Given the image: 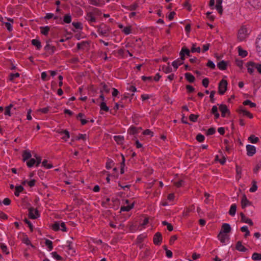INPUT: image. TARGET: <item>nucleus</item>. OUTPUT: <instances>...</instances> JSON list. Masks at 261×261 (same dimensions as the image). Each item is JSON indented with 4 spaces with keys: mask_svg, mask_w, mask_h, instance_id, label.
Listing matches in <instances>:
<instances>
[{
    "mask_svg": "<svg viewBox=\"0 0 261 261\" xmlns=\"http://www.w3.org/2000/svg\"><path fill=\"white\" fill-rule=\"evenodd\" d=\"M248 36L247 30L244 27H242L238 31V40L239 41H244Z\"/></svg>",
    "mask_w": 261,
    "mask_h": 261,
    "instance_id": "nucleus-1",
    "label": "nucleus"
},
{
    "mask_svg": "<svg viewBox=\"0 0 261 261\" xmlns=\"http://www.w3.org/2000/svg\"><path fill=\"white\" fill-rule=\"evenodd\" d=\"M60 226H61V230L64 232L67 231L66 225L64 222H61L60 221H57L53 225V229L55 231H58L60 229Z\"/></svg>",
    "mask_w": 261,
    "mask_h": 261,
    "instance_id": "nucleus-2",
    "label": "nucleus"
},
{
    "mask_svg": "<svg viewBox=\"0 0 261 261\" xmlns=\"http://www.w3.org/2000/svg\"><path fill=\"white\" fill-rule=\"evenodd\" d=\"M227 83L226 80H222L219 84V93L222 95L227 89Z\"/></svg>",
    "mask_w": 261,
    "mask_h": 261,
    "instance_id": "nucleus-3",
    "label": "nucleus"
},
{
    "mask_svg": "<svg viewBox=\"0 0 261 261\" xmlns=\"http://www.w3.org/2000/svg\"><path fill=\"white\" fill-rule=\"evenodd\" d=\"M109 31V27L106 24H102L99 25L98 29V32L100 35L106 36Z\"/></svg>",
    "mask_w": 261,
    "mask_h": 261,
    "instance_id": "nucleus-4",
    "label": "nucleus"
},
{
    "mask_svg": "<svg viewBox=\"0 0 261 261\" xmlns=\"http://www.w3.org/2000/svg\"><path fill=\"white\" fill-rule=\"evenodd\" d=\"M51 40L50 39L47 40L46 41V44L45 46L44 49L46 51L48 52L49 54H53L56 50V47L55 46L51 45L50 44Z\"/></svg>",
    "mask_w": 261,
    "mask_h": 261,
    "instance_id": "nucleus-5",
    "label": "nucleus"
},
{
    "mask_svg": "<svg viewBox=\"0 0 261 261\" xmlns=\"http://www.w3.org/2000/svg\"><path fill=\"white\" fill-rule=\"evenodd\" d=\"M39 216L38 211L33 207H30L29 209V216L31 219H35Z\"/></svg>",
    "mask_w": 261,
    "mask_h": 261,
    "instance_id": "nucleus-6",
    "label": "nucleus"
},
{
    "mask_svg": "<svg viewBox=\"0 0 261 261\" xmlns=\"http://www.w3.org/2000/svg\"><path fill=\"white\" fill-rule=\"evenodd\" d=\"M162 241V235L161 233L158 232L153 237V243L156 245H159Z\"/></svg>",
    "mask_w": 261,
    "mask_h": 261,
    "instance_id": "nucleus-7",
    "label": "nucleus"
},
{
    "mask_svg": "<svg viewBox=\"0 0 261 261\" xmlns=\"http://www.w3.org/2000/svg\"><path fill=\"white\" fill-rule=\"evenodd\" d=\"M247 154L249 156H253L256 153V148L254 146L247 145L246 146Z\"/></svg>",
    "mask_w": 261,
    "mask_h": 261,
    "instance_id": "nucleus-8",
    "label": "nucleus"
},
{
    "mask_svg": "<svg viewBox=\"0 0 261 261\" xmlns=\"http://www.w3.org/2000/svg\"><path fill=\"white\" fill-rule=\"evenodd\" d=\"M241 204L242 207L244 208L247 206L251 205L252 204V202L248 200L245 194H243L242 197Z\"/></svg>",
    "mask_w": 261,
    "mask_h": 261,
    "instance_id": "nucleus-9",
    "label": "nucleus"
},
{
    "mask_svg": "<svg viewBox=\"0 0 261 261\" xmlns=\"http://www.w3.org/2000/svg\"><path fill=\"white\" fill-rule=\"evenodd\" d=\"M220 110L221 112V116L223 117H225L226 114H230V111L228 109L227 107L225 105L221 104L219 106Z\"/></svg>",
    "mask_w": 261,
    "mask_h": 261,
    "instance_id": "nucleus-10",
    "label": "nucleus"
},
{
    "mask_svg": "<svg viewBox=\"0 0 261 261\" xmlns=\"http://www.w3.org/2000/svg\"><path fill=\"white\" fill-rule=\"evenodd\" d=\"M230 231H231V227H230V225L228 223H224V224H223V225L222 226L221 230L220 232L227 234V233L230 232Z\"/></svg>",
    "mask_w": 261,
    "mask_h": 261,
    "instance_id": "nucleus-11",
    "label": "nucleus"
},
{
    "mask_svg": "<svg viewBox=\"0 0 261 261\" xmlns=\"http://www.w3.org/2000/svg\"><path fill=\"white\" fill-rule=\"evenodd\" d=\"M57 132L61 135H63V134L65 135V136H63L62 138V139L63 140H65V141H66L67 140V139L70 138L69 132L66 129H65V130H58L57 131Z\"/></svg>",
    "mask_w": 261,
    "mask_h": 261,
    "instance_id": "nucleus-12",
    "label": "nucleus"
},
{
    "mask_svg": "<svg viewBox=\"0 0 261 261\" xmlns=\"http://www.w3.org/2000/svg\"><path fill=\"white\" fill-rule=\"evenodd\" d=\"M256 50L259 56H261V34L258 36L256 41Z\"/></svg>",
    "mask_w": 261,
    "mask_h": 261,
    "instance_id": "nucleus-13",
    "label": "nucleus"
},
{
    "mask_svg": "<svg viewBox=\"0 0 261 261\" xmlns=\"http://www.w3.org/2000/svg\"><path fill=\"white\" fill-rule=\"evenodd\" d=\"M240 216H241V221H242V222H243L244 223H246L248 224L249 225H250V226H252L253 225V223L252 221V220L251 219L247 218L245 216L244 213H240Z\"/></svg>",
    "mask_w": 261,
    "mask_h": 261,
    "instance_id": "nucleus-14",
    "label": "nucleus"
},
{
    "mask_svg": "<svg viewBox=\"0 0 261 261\" xmlns=\"http://www.w3.org/2000/svg\"><path fill=\"white\" fill-rule=\"evenodd\" d=\"M227 62L222 60L217 64V67L220 70H224L227 68Z\"/></svg>",
    "mask_w": 261,
    "mask_h": 261,
    "instance_id": "nucleus-15",
    "label": "nucleus"
},
{
    "mask_svg": "<svg viewBox=\"0 0 261 261\" xmlns=\"http://www.w3.org/2000/svg\"><path fill=\"white\" fill-rule=\"evenodd\" d=\"M22 155L23 162H25V161L31 159L32 156L31 152L28 150H24Z\"/></svg>",
    "mask_w": 261,
    "mask_h": 261,
    "instance_id": "nucleus-16",
    "label": "nucleus"
},
{
    "mask_svg": "<svg viewBox=\"0 0 261 261\" xmlns=\"http://www.w3.org/2000/svg\"><path fill=\"white\" fill-rule=\"evenodd\" d=\"M211 113L214 115L215 119H218L219 118L220 115L218 113V109L216 106H214L212 107L211 110Z\"/></svg>",
    "mask_w": 261,
    "mask_h": 261,
    "instance_id": "nucleus-17",
    "label": "nucleus"
},
{
    "mask_svg": "<svg viewBox=\"0 0 261 261\" xmlns=\"http://www.w3.org/2000/svg\"><path fill=\"white\" fill-rule=\"evenodd\" d=\"M86 19L90 23L95 22L96 21L95 17L91 12L87 13L86 16Z\"/></svg>",
    "mask_w": 261,
    "mask_h": 261,
    "instance_id": "nucleus-18",
    "label": "nucleus"
},
{
    "mask_svg": "<svg viewBox=\"0 0 261 261\" xmlns=\"http://www.w3.org/2000/svg\"><path fill=\"white\" fill-rule=\"evenodd\" d=\"M236 248L238 251L241 252H245L247 250V249L242 244L240 241H238L237 243Z\"/></svg>",
    "mask_w": 261,
    "mask_h": 261,
    "instance_id": "nucleus-19",
    "label": "nucleus"
},
{
    "mask_svg": "<svg viewBox=\"0 0 261 261\" xmlns=\"http://www.w3.org/2000/svg\"><path fill=\"white\" fill-rule=\"evenodd\" d=\"M141 129V127L137 128L135 126H131L128 129V132L130 135H135L138 134Z\"/></svg>",
    "mask_w": 261,
    "mask_h": 261,
    "instance_id": "nucleus-20",
    "label": "nucleus"
},
{
    "mask_svg": "<svg viewBox=\"0 0 261 261\" xmlns=\"http://www.w3.org/2000/svg\"><path fill=\"white\" fill-rule=\"evenodd\" d=\"M185 76L186 79L190 83H193L195 80V77L189 72L186 73Z\"/></svg>",
    "mask_w": 261,
    "mask_h": 261,
    "instance_id": "nucleus-21",
    "label": "nucleus"
},
{
    "mask_svg": "<svg viewBox=\"0 0 261 261\" xmlns=\"http://www.w3.org/2000/svg\"><path fill=\"white\" fill-rule=\"evenodd\" d=\"M218 238L221 243H225L226 239L227 238V236L226 234L220 232L218 235Z\"/></svg>",
    "mask_w": 261,
    "mask_h": 261,
    "instance_id": "nucleus-22",
    "label": "nucleus"
},
{
    "mask_svg": "<svg viewBox=\"0 0 261 261\" xmlns=\"http://www.w3.org/2000/svg\"><path fill=\"white\" fill-rule=\"evenodd\" d=\"M182 64H184V62L181 61V60H179V59H178L172 62V65L175 68V69L176 70L178 66L182 65Z\"/></svg>",
    "mask_w": 261,
    "mask_h": 261,
    "instance_id": "nucleus-23",
    "label": "nucleus"
},
{
    "mask_svg": "<svg viewBox=\"0 0 261 261\" xmlns=\"http://www.w3.org/2000/svg\"><path fill=\"white\" fill-rule=\"evenodd\" d=\"M32 45L35 46L37 49H40L41 47V42L39 40L33 39L31 41Z\"/></svg>",
    "mask_w": 261,
    "mask_h": 261,
    "instance_id": "nucleus-24",
    "label": "nucleus"
},
{
    "mask_svg": "<svg viewBox=\"0 0 261 261\" xmlns=\"http://www.w3.org/2000/svg\"><path fill=\"white\" fill-rule=\"evenodd\" d=\"M15 191L14 192V194L16 196H17V197L19 196V193L20 192H21L22 191H23V190H24L23 187L21 185L16 186L15 187Z\"/></svg>",
    "mask_w": 261,
    "mask_h": 261,
    "instance_id": "nucleus-25",
    "label": "nucleus"
},
{
    "mask_svg": "<svg viewBox=\"0 0 261 261\" xmlns=\"http://www.w3.org/2000/svg\"><path fill=\"white\" fill-rule=\"evenodd\" d=\"M237 210V205L236 204H233L231 205L230 210L229 211V214L232 216H233L236 214Z\"/></svg>",
    "mask_w": 261,
    "mask_h": 261,
    "instance_id": "nucleus-26",
    "label": "nucleus"
},
{
    "mask_svg": "<svg viewBox=\"0 0 261 261\" xmlns=\"http://www.w3.org/2000/svg\"><path fill=\"white\" fill-rule=\"evenodd\" d=\"M134 207V203L127 206H123L121 207L120 211L122 212H128Z\"/></svg>",
    "mask_w": 261,
    "mask_h": 261,
    "instance_id": "nucleus-27",
    "label": "nucleus"
},
{
    "mask_svg": "<svg viewBox=\"0 0 261 261\" xmlns=\"http://www.w3.org/2000/svg\"><path fill=\"white\" fill-rule=\"evenodd\" d=\"M239 55L244 58L247 56L248 53L247 51L245 50H243L241 47L239 46L238 47Z\"/></svg>",
    "mask_w": 261,
    "mask_h": 261,
    "instance_id": "nucleus-28",
    "label": "nucleus"
},
{
    "mask_svg": "<svg viewBox=\"0 0 261 261\" xmlns=\"http://www.w3.org/2000/svg\"><path fill=\"white\" fill-rule=\"evenodd\" d=\"M114 139L118 144H122L124 140V137L122 136H115L114 137Z\"/></svg>",
    "mask_w": 261,
    "mask_h": 261,
    "instance_id": "nucleus-29",
    "label": "nucleus"
},
{
    "mask_svg": "<svg viewBox=\"0 0 261 261\" xmlns=\"http://www.w3.org/2000/svg\"><path fill=\"white\" fill-rule=\"evenodd\" d=\"M41 30V33L44 35H47L49 31V27L48 26L46 27H41L40 28Z\"/></svg>",
    "mask_w": 261,
    "mask_h": 261,
    "instance_id": "nucleus-30",
    "label": "nucleus"
},
{
    "mask_svg": "<svg viewBox=\"0 0 261 261\" xmlns=\"http://www.w3.org/2000/svg\"><path fill=\"white\" fill-rule=\"evenodd\" d=\"M67 247L69 251H70L69 253L73 254L75 252V251L74 250V248L72 246V243L71 242L68 241H67Z\"/></svg>",
    "mask_w": 261,
    "mask_h": 261,
    "instance_id": "nucleus-31",
    "label": "nucleus"
},
{
    "mask_svg": "<svg viewBox=\"0 0 261 261\" xmlns=\"http://www.w3.org/2000/svg\"><path fill=\"white\" fill-rule=\"evenodd\" d=\"M13 107V104H10L5 108V114L9 116H11V109Z\"/></svg>",
    "mask_w": 261,
    "mask_h": 261,
    "instance_id": "nucleus-32",
    "label": "nucleus"
},
{
    "mask_svg": "<svg viewBox=\"0 0 261 261\" xmlns=\"http://www.w3.org/2000/svg\"><path fill=\"white\" fill-rule=\"evenodd\" d=\"M240 113H243L244 115L248 116L249 118H252L253 115L250 112L244 109H240L239 110Z\"/></svg>",
    "mask_w": 261,
    "mask_h": 261,
    "instance_id": "nucleus-33",
    "label": "nucleus"
},
{
    "mask_svg": "<svg viewBox=\"0 0 261 261\" xmlns=\"http://www.w3.org/2000/svg\"><path fill=\"white\" fill-rule=\"evenodd\" d=\"M121 156L122 158V162L120 165V173L121 174H123L124 172V167L125 166V158L123 154H121Z\"/></svg>",
    "mask_w": 261,
    "mask_h": 261,
    "instance_id": "nucleus-34",
    "label": "nucleus"
},
{
    "mask_svg": "<svg viewBox=\"0 0 261 261\" xmlns=\"http://www.w3.org/2000/svg\"><path fill=\"white\" fill-rule=\"evenodd\" d=\"M252 259L253 260H261V253H254L252 255Z\"/></svg>",
    "mask_w": 261,
    "mask_h": 261,
    "instance_id": "nucleus-35",
    "label": "nucleus"
},
{
    "mask_svg": "<svg viewBox=\"0 0 261 261\" xmlns=\"http://www.w3.org/2000/svg\"><path fill=\"white\" fill-rule=\"evenodd\" d=\"M241 230L242 232H245L244 234L245 238H247L248 236H250V232L248 229L247 226H244L241 228Z\"/></svg>",
    "mask_w": 261,
    "mask_h": 261,
    "instance_id": "nucleus-36",
    "label": "nucleus"
},
{
    "mask_svg": "<svg viewBox=\"0 0 261 261\" xmlns=\"http://www.w3.org/2000/svg\"><path fill=\"white\" fill-rule=\"evenodd\" d=\"M90 3L96 6H101L103 5V3L100 2L99 0H90Z\"/></svg>",
    "mask_w": 261,
    "mask_h": 261,
    "instance_id": "nucleus-37",
    "label": "nucleus"
},
{
    "mask_svg": "<svg viewBox=\"0 0 261 261\" xmlns=\"http://www.w3.org/2000/svg\"><path fill=\"white\" fill-rule=\"evenodd\" d=\"M254 63H250L248 65L247 70L248 72L250 74H252L254 71V69H255V67H254Z\"/></svg>",
    "mask_w": 261,
    "mask_h": 261,
    "instance_id": "nucleus-38",
    "label": "nucleus"
},
{
    "mask_svg": "<svg viewBox=\"0 0 261 261\" xmlns=\"http://www.w3.org/2000/svg\"><path fill=\"white\" fill-rule=\"evenodd\" d=\"M100 108L101 110H103L105 112H108L109 111V108L108 106H107L105 102L102 101L100 105Z\"/></svg>",
    "mask_w": 261,
    "mask_h": 261,
    "instance_id": "nucleus-39",
    "label": "nucleus"
},
{
    "mask_svg": "<svg viewBox=\"0 0 261 261\" xmlns=\"http://www.w3.org/2000/svg\"><path fill=\"white\" fill-rule=\"evenodd\" d=\"M36 163V160L35 159H30V160L27 162V165L28 167L31 168Z\"/></svg>",
    "mask_w": 261,
    "mask_h": 261,
    "instance_id": "nucleus-40",
    "label": "nucleus"
},
{
    "mask_svg": "<svg viewBox=\"0 0 261 261\" xmlns=\"http://www.w3.org/2000/svg\"><path fill=\"white\" fill-rule=\"evenodd\" d=\"M122 7L127 9L128 10H129L130 11H133V10H136L138 8V5L137 4H134L133 5H132L130 6H128V7L125 6L123 5L122 6Z\"/></svg>",
    "mask_w": 261,
    "mask_h": 261,
    "instance_id": "nucleus-41",
    "label": "nucleus"
},
{
    "mask_svg": "<svg viewBox=\"0 0 261 261\" xmlns=\"http://www.w3.org/2000/svg\"><path fill=\"white\" fill-rule=\"evenodd\" d=\"M45 244L47 246L49 251L53 249V242L50 240L46 239L45 241Z\"/></svg>",
    "mask_w": 261,
    "mask_h": 261,
    "instance_id": "nucleus-42",
    "label": "nucleus"
},
{
    "mask_svg": "<svg viewBox=\"0 0 261 261\" xmlns=\"http://www.w3.org/2000/svg\"><path fill=\"white\" fill-rule=\"evenodd\" d=\"M243 105L245 106L249 105L251 108H254L256 107V104L254 102H251L249 100H245L243 102Z\"/></svg>",
    "mask_w": 261,
    "mask_h": 261,
    "instance_id": "nucleus-43",
    "label": "nucleus"
},
{
    "mask_svg": "<svg viewBox=\"0 0 261 261\" xmlns=\"http://www.w3.org/2000/svg\"><path fill=\"white\" fill-rule=\"evenodd\" d=\"M64 22L67 23H69L71 21V16L70 14H66L64 17Z\"/></svg>",
    "mask_w": 261,
    "mask_h": 261,
    "instance_id": "nucleus-44",
    "label": "nucleus"
},
{
    "mask_svg": "<svg viewBox=\"0 0 261 261\" xmlns=\"http://www.w3.org/2000/svg\"><path fill=\"white\" fill-rule=\"evenodd\" d=\"M257 189L256 182L255 180H253L252 187L250 189L249 191L251 192H254L257 190Z\"/></svg>",
    "mask_w": 261,
    "mask_h": 261,
    "instance_id": "nucleus-45",
    "label": "nucleus"
},
{
    "mask_svg": "<svg viewBox=\"0 0 261 261\" xmlns=\"http://www.w3.org/2000/svg\"><path fill=\"white\" fill-rule=\"evenodd\" d=\"M162 70L166 73H169L172 72V69L169 66H163L162 67Z\"/></svg>",
    "mask_w": 261,
    "mask_h": 261,
    "instance_id": "nucleus-46",
    "label": "nucleus"
},
{
    "mask_svg": "<svg viewBox=\"0 0 261 261\" xmlns=\"http://www.w3.org/2000/svg\"><path fill=\"white\" fill-rule=\"evenodd\" d=\"M249 140H250L252 143H256L259 140L258 137H255L254 135H251L249 138Z\"/></svg>",
    "mask_w": 261,
    "mask_h": 261,
    "instance_id": "nucleus-47",
    "label": "nucleus"
},
{
    "mask_svg": "<svg viewBox=\"0 0 261 261\" xmlns=\"http://www.w3.org/2000/svg\"><path fill=\"white\" fill-rule=\"evenodd\" d=\"M42 165L43 167L47 169H50L53 167V165L51 164L47 163V161L46 160H44L42 162Z\"/></svg>",
    "mask_w": 261,
    "mask_h": 261,
    "instance_id": "nucleus-48",
    "label": "nucleus"
},
{
    "mask_svg": "<svg viewBox=\"0 0 261 261\" xmlns=\"http://www.w3.org/2000/svg\"><path fill=\"white\" fill-rule=\"evenodd\" d=\"M110 88L106 84H103L102 86V89L100 90V92L102 93L103 92H105L107 93H108L110 92Z\"/></svg>",
    "mask_w": 261,
    "mask_h": 261,
    "instance_id": "nucleus-49",
    "label": "nucleus"
},
{
    "mask_svg": "<svg viewBox=\"0 0 261 261\" xmlns=\"http://www.w3.org/2000/svg\"><path fill=\"white\" fill-rule=\"evenodd\" d=\"M198 117L199 115H198L191 114L189 116V119L190 120V121L195 122L197 121Z\"/></svg>",
    "mask_w": 261,
    "mask_h": 261,
    "instance_id": "nucleus-50",
    "label": "nucleus"
},
{
    "mask_svg": "<svg viewBox=\"0 0 261 261\" xmlns=\"http://www.w3.org/2000/svg\"><path fill=\"white\" fill-rule=\"evenodd\" d=\"M122 32L126 35L129 34L131 33V27L127 26V27H124L123 28V30H122Z\"/></svg>",
    "mask_w": 261,
    "mask_h": 261,
    "instance_id": "nucleus-51",
    "label": "nucleus"
},
{
    "mask_svg": "<svg viewBox=\"0 0 261 261\" xmlns=\"http://www.w3.org/2000/svg\"><path fill=\"white\" fill-rule=\"evenodd\" d=\"M196 45L195 44H193L192 45V47L191 48V52L192 53H195V52H197V53H200V50H201V49L199 47H195Z\"/></svg>",
    "mask_w": 261,
    "mask_h": 261,
    "instance_id": "nucleus-52",
    "label": "nucleus"
},
{
    "mask_svg": "<svg viewBox=\"0 0 261 261\" xmlns=\"http://www.w3.org/2000/svg\"><path fill=\"white\" fill-rule=\"evenodd\" d=\"M196 139L197 141L202 142L204 140L205 137L203 135L199 134L197 135Z\"/></svg>",
    "mask_w": 261,
    "mask_h": 261,
    "instance_id": "nucleus-53",
    "label": "nucleus"
},
{
    "mask_svg": "<svg viewBox=\"0 0 261 261\" xmlns=\"http://www.w3.org/2000/svg\"><path fill=\"white\" fill-rule=\"evenodd\" d=\"M20 76L19 73H11L10 74L9 76V80L10 81H13L14 79L16 77H18Z\"/></svg>",
    "mask_w": 261,
    "mask_h": 261,
    "instance_id": "nucleus-54",
    "label": "nucleus"
},
{
    "mask_svg": "<svg viewBox=\"0 0 261 261\" xmlns=\"http://www.w3.org/2000/svg\"><path fill=\"white\" fill-rule=\"evenodd\" d=\"M216 132V129L214 127L208 128L206 132V135L210 136L214 134Z\"/></svg>",
    "mask_w": 261,
    "mask_h": 261,
    "instance_id": "nucleus-55",
    "label": "nucleus"
},
{
    "mask_svg": "<svg viewBox=\"0 0 261 261\" xmlns=\"http://www.w3.org/2000/svg\"><path fill=\"white\" fill-rule=\"evenodd\" d=\"M53 257L58 260H61L63 259V258L57 254L56 252H53L51 253Z\"/></svg>",
    "mask_w": 261,
    "mask_h": 261,
    "instance_id": "nucleus-56",
    "label": "nucleus"
},
{
    "mask_svg": "<svg viewBox=\"0 0 261 261\" xmlns=\"http://www.w3.org/2000/svg\"><path fill=\"white\" fill-rule=\"evenodd\" d=\"M54 15L53 13H47L46 14V16L44 17V18L46 19H49L54 17V19H57L58 18L57 16H55V17H54Z\"/></svg>",
    "mask_w": 261,
    "mask_h": 261,
    "instance_id": "nucleus-57",
    "label": "nucleus"
},
{
    "mask_svg": "<svg viewBox=\"0 0 261 261\" xmlns=\"http://www.w3.org/2000/svg\"><path fill=\"white\" fill-rule=\"evenodd\" d=\"M34 157L36 158V166L37 167L41 163V158L40 156H38L36 154L34 155Z\"/></svg>",
    "mask_w": 261,
    "mask_h": 261,
    "instance_id": "nucleus-58",
    "label": "nucleus"
},
{
    "mask_svg": "<svg viewBox=\"0 0 261 261\" xmlns=\"http://www.w3.org/2000/svg\"><path fill=\"white\" fill-rule=\"evenodd\" d=\"M206 66L212 69H215L216 67L215 64L211 60L208 61Z\"/></svg>",
    "mask_w": 261,
    "mask_h": 261,
    "instance_id": "nucleus-59",
    "label": "nucleus"
},
{
    "mask_svg": "<svg viewBox=\"0 0 261 261\" xmlns=\"http://www.w3.org/2000/svg\"><path fill=\"white\" fill-rule=\"evenodd\" d=\"M1 248L3 252L7 254H8L9 253V252L7 251V247L6 245H5L4 244H1Z\"/></svg>",
    "mask_w": 261,
    "mask_h": 261,
    "instance_id": "nucleus-60",
    "label": "nucleus"
},
{
    "mask_svg": "<svg viewBox=\"0 0 261 261\" xmlns=\"http://www.w3.org/2000/svg\"><path fill=\"white\" fill-rule=\"evenodd\" d=\"M87 138V135L86 134H80L79 135V136L77 137L76 138V140H85Z\"/></svg>",
    "mask_w": 261,
    "mask_h": 261,
    "instance_id": "nucleus-61",
    "label": "nucleus"
},
{
    "mask_svg": "<svg viewBox=\"0 0 261 261\" xmlns=\"http://www.w3.org/2000/svg\"><path fill=\"white\" fill-rule=\"evenodd\" d=\"M202 85L206 88L208 87V84H209V80L207 78H205L202 80Z\"/></svg>",
    "mask_w": 261,
    "mask_h": 261,
    "instance_id": "nucleus-62",
    "label": "nucleus"
},
{
    "mask_svg": "<svg viewBox=\"0 0 261 261\" xmlns=\"http://www.w3.org/2000/svg\"><path fill=\"white\" fill-rule=\"evenodd\" d=\"M4 23H5V25L6 27L7 28V30L9 32H11L12 31V26L10 22H4Z\"/></svg>",
    "mask_w": 261,
    "mask_h": 261,
    "instance_id": "nucleus-63",
    "label": "nucleus"
},
{
    "mask_svg": "<svg viewBox=\"0 0 261 261\" xmlns=\"http://www.w3.org/2000/svg\"><path fill=\"white\" fill-rule=\"evenodd\" d=\"M254 67H255V69L257 70V71L261 73V64H254Z\"/></svg>",
    "mask_w": 261,
    "mask_h": 261,
    "instance_id": "nucleus-64",
    "label": "nucleus"
}]
</instances>
